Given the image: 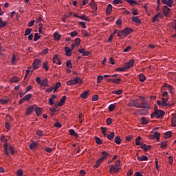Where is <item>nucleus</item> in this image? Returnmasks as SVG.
<instances>
[{
  "label": "nucleus",
  "instance_id": "f257e3e1",
  "mask_svg": "<svg viewBox=\"0 0 176 176\" xmlns=\"http://www.w3.org/2000/svg\"><path fill=\"white\" fill-rule=\"evenodd\" d=\"M132 103L135 108H146L148 107L146 100L142 96H140L139 99L133 100Z\"/></svg>",
  "mask_w": 176,
  "mask_h": 176
},
{
  "label": "nucleus",
  "instance_id": "f03ea898",
  "mask_svg": "<svg viewBox=\"0 0 176 176\" xmlns=\"http://www.w3.org/2000/svg\"><path fill=\"white\" fill-rule=\"evenodd\" d=\"M154 109L155 111L151 114V119H153L155 116H157L156 119H159L160 118H163V116H164V111L157 109V106H155Z\"/></svg>",
  "mask_w": 176,
  "mask_h": 176
},
{
  "label": "nucleus",
  "instance_id": "7ed1b4c3",
  "mask_svg": "<svg viewBox=\"0 0 176 176\" xmlns=\"http://www.w3.org/2000/svg\"><path fill=\"white\" fill-rule=\"evenodd\" d=\"M102 155H103V157H100L97 160V162L100 164L102 163V162H104V160H105L107 157H108V156H109V153H108L107 151H102Z\"/></svg>",
  "mask_w": 176,
  "mask_h": 176
},
{
  "label": "nucleus",
  "instance_id": "20e7f679",
  "mask_svg": "<svg viewBox=\"0 0 176 176\" xmlns=\"http://www.w3.org/2000/svg\"><path fill=\"white\" fill-rule=\"evenodd\" d=\"M162 10L164 16H166V17L170 16V10H171V9L168 8L167 6H164Z\"/></svg>",
  "mask_w": 176,
  "mask_h": 176
},
{
  "label": "nucleus",
  "instance_id": "39448f33",
  "mask_svg": "<svg viewBox=\"0 0 176 176\" xmlns=\"http://www.w3.org/2000/svg\"><path fill=\"white\" fill-rule=\"evenodd\" d=\"M109 167H110V169H109L110 174H113V173L116 174V173H118V171L120 170L119 167L115 166L114 165H111Z\"/></svg>",
  "mask_w": 176,
  "mask_h": 176
},
{
  "label": "nucleus",
  "instance_id": "423d86ee",
  "mask_svg": "<svg viewBox=\"0 0 176 176\" xmlns=\"http://www.w3.org/2000/svg\"><path fill=\"white\" fill-rule=\"evenodd\" d=\"M133 65H134V59H131L129 62L126 63L124 64V67L126 69H130Z\"/></svg>",
  "mask_w": 176,
  "mask_h": 176
},
{
  "label": "nucleus",
  "instance_id": "0eeeda50",
  "mask_svg": "<svg viewBox=\"0 0 176 176\" xmlns=\"http://www.w3.org/2000/svg\"><path fill=\"white\" fill-rule=\"evenodd\" d=\"M140 148L144 151V152H148V151L151 150L152 148V146L151 145H146L144 143L141 144Z\"/></svg>",
  "mask_w": 176,
  "mask_h": 176
},
{
  "label": "nucleus",
  "instance_id": "6e6552de",
  "mask_svg": "<svg viewBox=\"0 0 176 176\" xmlns=\"http://www.w3.org/2000/svg\"><path fill=\"white\" fill-rule=\"evenodd\" d=\"M163 17H164V15H163V14H162V13H158V14H155L153 17V23H155V21H157V20H159V19H163Z\"/></svg>",
  "mask_w": 176,
  "mask_h": 176
},
{
  "label": "nucleus",
  "instance_id": "1a4fd4ad",
  "mask_svg": "<svg viewBox=\"0 0 176 176\" xmlns=\"http://www.w3.org/2000/svg\"><path fill=\"white\" fill-rule=\"evenodd\" d=\"M41 64V60L39 59H35L33 62V67L34 69H38L39 68V65Z\"/></svg>",
  "mask_w": 176,
  "mask_h": 176
},
{
  "label": "nucleus",
  "instance_id": "9d476101",
  "mask_svg": "<svg viewBox=\"0 0 176 176\" xmlns=\"http://www.w3.org/2000/svg\"><path fill=\"white\" fill-rule=\"evenodd\" d=\"M109 82H113V83H115L116 85H119L120 82H122V78H109L108 79Z\"/></svg>",
  "mask_w": 176,
  "mask_h": 176
},
{
  "label": "nucleus",
  "instance_id": "9b49d317",
  "mask_svg": "<svg viewBox=\"0 0 176 176\" xmlns=\"http://www.w3.org/2000/svg\"><path fill=\"white\" fill-rule=\"evenodd\" d=\"M131 32H133V29L131 28H126L124 30V36H127V35H130Z\"/></svg>",
  "mask_w": 176,
  "mask_h": 176
},
{
  "label": "nucleus",
  "instance_id": "f8f14e48",
  "mask_svg": "<svg viewBox=\"0 0 176 176\" xmlns=\"http://www.w3.org/2000/svg\"><path fill=\"white\" fill-rule=\"evenodd\" d=\"M65 52H66V56L67 57H71V56H72V50H71L69 47H65Z\"/></svg>",
  "mask_w": 176,
  "mask_h": 176
},
{
  "label": "nucleus",
  "instance_id": "ddd939ff",
  "mask_svg": "<svg viewBox=\"0 0 176 176\" xmlns=\"http://www.w3.org/2000/svg\"><path fill=\"white\" fill-rule=\"evenodd\" d=\"M79 53H81L82 56H89L90 52L85 50V48L79 49L78 50Z\"/></svg>",
  "mask_w": 176,
  "mask_h": 176
},
{
  "label": "nucleus",
  "instance_id": "4468645a",
  "mask_svg": "<svg viewBox=\"0 0 176 176\" xmlns=\"http://www.w3.org/2000/svg\"><path fill=\"white\" fill-rule=\"evenodd\" d=\"M49 83L47 82V79H43L40 84V87H47Z\"/></svg>",
  "mask_w": 176,
  "mask_h": 176
},
{
  "label": "nucleus",
  "instance_id": "2eb2a0df",
  "mask_svg": "<svg viewBox=\"0 0 176 176\" xmlns=\"http://www.w3.org/2000/svg\"><path fill=\"white\" fill-rule=\"evenodd\" d=\"M34 106L28 107L25 111L26 115H31V113H32V112L34 111Z\"/></svg>",
  "mask_w": 176,
  "mask_h": 176
},
{
  "label": "nucleus",
  "instance_id": "dca6fc26",
  "mask_svg": "<svg viewBox=\"0 0 176 176\" xmlns=\"http://www.w3.org/2000/svg\"><path fill=\"white\" fill-rule=\"evenodd\" d=\"M67 100V96H63L62 98L60 100L59 102L58 103V105L59 107H63L64 105V103L65 102V100Z\"/></svg>",
  "mask_w": 176,
  "mask_h": 176
},
{
  "label": "nucleus",
  "instance_id": "f3484780",
  "mask_svg": "<svg viewBox=\"0 0 176 176\" xmlns=\"http://www.w3.org/2000/svg\"><path fill=\"white\" fill-rule=\"evenodd\" d=\"M69 133L72 137H76V138H78V137H79V135H78L76 131H75L74 129H69Z\"/></svg>",
  "mask_w": 176,
  "mask_h": 176
},
{
  "label": "nucleus",
  "instance_id": "a211bd4d",
  "mask_svg": "<svg viewBox=\"0 0 176 176\" xmlns=\"http://www.w3.org/2000/svg\"><path fill=\"white\" fill-rule=\"evenodd\" d=\"M54 41H60V39H61V36L60 35L58 32H55L54 33Z\"/></svg>",
  "mask_w": 176,
  "mask_h": 176
},
{
  "label": "nucleus",
  "instance_id": "6ab92c4d",
  "mask_svg": "<svg viewBox=\"0 0 176 176\" xmlns=\"http://www.w3.org/2000/svg\"><path fill=\"white\" fill-rule=\"evenodd\" d=\"M106 13H107V16H109V14H111V13H112V5L109 4L107 6V8L106 10Z\"/></svg>",
  "mask_w": 176,
  "mask_h": 176
},
{
  "label": "nucleus",
  "instance_id": "aec40b11",
  "mask_svg": "<svg viewBox=\"0 0 176 176\" xmlns=\"http://www.w3.org/2000/svg\"><path fill=\"white\" fill-rule=\"evenodd\" d=\"M81 98L86 100L89 97V91H86L80 94Z\"/></svg>",
  "mask_w": 176,
  "mask_h": 176
},
{
  "label": "nucleus",
  "instance_id": "412c9836",
  "mask_svg": "<svg viewBox=\"0 0 176 176\" xmlns=\"http://www.w3.org/2000/svg\"><path fill=\"white\" fill-rule=\"evenodd\" d=\"M107 138L110 141H112L113 138H115V132H111L110 134H107Z\"/></svg>",
  "mask_w": 176,
  "mask_h": 176
},
{
  "label": "nucleus",
  "instance_id": "4be33fe9",
  "mask_svg": "<svg viewBox=\"0 0 176 176\" xmlns=\"http://www.w3.org/2000/svg\"><path fill=\"white\" fill-rule=\"evenodd\" d=\"M138 160L140 162H144L148 160V156L142 155V157L138 156Z\"/></svg>",
  "mask_w": 176,
  "mask_h": 176
},
{
  "label": "nucleus",
  "instance_id": "5701e85b",
  "mask_svg": "<svg viewBox=\"0 0 176 176\" xmlns=\"http://www.w3.org/2000/svg\"><path fill=\"white\" fill-rule=\"evenodd\" d=\"M132 21H133V23H136V24H141V20L138 19V16H133Z\"/></svg>",
  "mask_w": 176,
  "mask_h": 176
},
{
  "label": "nucleus",
  "instance_id": "b1692460",
  "mask_svg": "<svg viewBox=\"0 0 176 176\" xmlns=\"http://www.w3.org/2000/svg\"><path fill=\"white\" fill-rule=\"evenodd\" d=\"M167 142V141L162 142L161 144H160V148H162V149H166V148H167L168 146Z\"/></svg>",
  "mask_w": 176,
  "mask_h": 176
},
{
  "label": "nucleus",
  "instance_id": "393cba45",
  "mask_svg": "<svg viewBox=\"0 0 176 176\" xmlns=\"http://www.w3.org/2000/svg\"><path fill=\"white\" fill-rule=\"evenodd\" d=\"M171 123L173 127H176V115H173Z\"/></svg>",
  "mask_w": 176,
  "mask_h": 176
},
{
  "label": "nucleus",
  "instance_id": "a878e982",
  "mask_svg": "<svg viewBox=\"0 0 176 176\" xmlns=\"http://www.w3.org/2000/svg\"><path fill=\"white\" fill-rule=\"evenodd\" d=\"M162 107H168V105H170V103H168L167 102V100H166V98H162Z\"/></svg>",
  "mask_w": 176,
  "mask_h": 176
},
{
  "label": "nucleus",
  "instance_id": "bb28decb",
  "mask_svg": "<svg viewBox=\"0 0 176 176\" xmlns=\"http://www.w3.org/2000/svg\"><path fill=\"white\" fill-rule=\"evenodd\" d=\"M139 79L140 82H145V79H146V77H145V75L144 74H139Z\"/></svg>",
  "mask_w": 176,
  "mask_h": 176
},
{
  "label": "nucleus",
  "instance_id": "cd10ccee",
  "mask_svg": "<svg viewBox=\"0 0 176 176\" xmlns=\"http://www.w3.org/2000/svg\"><path fill=\"white\" fill-rule=\"evenodd\" d=\"M91 8H92L93 10H97V6L94 2H93V0L89 3Z\"/></svg>",
  "mask_w": 176,
  "mask_h": 176
},
{
  "label": "nucleus",
  "instance_id": "c85d7f7f",
  "mask_svg": "<svg viewBox=\"0 0 176 176\" xmlns=\"http://www.w3.org/2000/svg\"><path fill=\"white\" fill-rule=\"evenodd\" d=\"M124 1L126 2H128V3L131 4V6H133V5H138V3L133 0H124Z\"/></svg>",
  "mask_w": 176,
  "mask_h": 176
},
{
  "label": "nucleus",
  "instance_id": "c756f323",
  "mask_svg": "<svg viewBox=\"0 0 176 176\" xmlns=\"http://www.w3.org/2000/svg\"><path fill=\"white\" fill-rule=\"evenodd\" d=\"M6 21H2V19L0 18V28H3V27H6Z\"/></svg>",
  "mask_w": 176,
  "mask_h": 176
},
{
  "label": "nucleus",
  "instance_id": "7c9ffc66",
  "mask_svg": "<svg viewBox=\"0 0 176 176\" xmlns=\"http://www.w3.org/2000/svg\"><path fill=\"white\" fill-rule=\"evenodd\" d=\"M67 86H74L76 85L74 80H70L66 82Z\"/></svg>",
  "mask_w": 176,
  "mask_h": 176
},
{
  "label": "nucleus",
  "instance_id": "2f4dec72",
  "mask_svg": "<svg viewBox=\"0 0 176 176\" xmlns=\"http://www.w3.org/2000/svg\"><path fill=\"white\" fill-rule=\"evenodd\" d=\"M34 112L36 113L37 116H39V115H41V112H42V111L41 110L40 107H36V108H34Z\"/></svg>",
  "mask_w": 176,
  "mask_h": 176
},
{
  "label": "nucleus",
  "instance_id": "473e14b6",
  "mask_svg": "<svg viewBox=\"0 0 176 176\" xmlns=\"http://www.w3.org/2000/svg\"><path fill=\"white\" fill-rule=\"evenodd\" d=\"M115 142L116 144H117L118 145H119L121 142H122V139H120V136H116L115 138Z\"/></svg>",
  "mask_w": 176,
  "mask_h": 176
},
{
  "label": "nucleus",
  "instance_id": "72a5a7b5",
  "mask_svg": "<svg viewBox=\"0 0 176 176\" xmlns=\"http://www.w3.org/2000/svg\"><path fill=\"white\" fill-rule=\"evenodd\" d=\"M116 71H118V72H124V71H127L126 67L124 66L122 67H118L116 69Z\"/></svg>",
  "mask_w": 176,
  "mask_h": 176
},
{
  "label": "nucleus",
  "instance_id": "f704fd0d",
  "mask_svg": "<svg viewBox=\"0 0 176 176\" xmlns=\"http://www.w3.org/2000/svg\"><path fill=\"white\" fill-rule=\"evenodd\" d=\"M164 138L167 139V138H170V137H171V135H173V133H171V131H167L166 133H164Z\"/></svg>",
  "mask_w": 176,
  "mask_h": 176
},
{
  "label": "nucleus",
  "instance_id": "c9c22d12",
  "mask_svg": "<svg viewBox=\"0 0 176 176\" xmlns=\"http://www.w3.org/2000/svg\"><path fill=\"white\" fill-rule=\"evenodd\" d=\"M141 120H142V124H148V123H149V122L148 121V119H146V118L145 117H142Z\"/></svg>",
  "mask_w": 176,
  "mask_h": 176
},
{
  "label": "nucleus",
  "instance_id": "e433bc0d",
  "mask_svg": "<svg viewBox=\"0 0 176 176\" xmlns=\"http://www.w3.org/2000/svg\"><path fill=\"white\" fill-rule=\"evenodd\" d=\"M37 146H38V144L34 142L30 144V149H35V148H36Z\"/></svg>",
  "mask_w": 176,
  "mask_h": 176
},
{
  "label": "nucleus",
  "instance_id": "4c0bfd02",
  "mask_svg": "<svg viewBox=\"0 0 176 176\" xmlns=\"http://www.w3.org/2000/svg\"><path fill=\"white\" fill-rule=\"evenodd\" d=\"M74 83H76V85H78V83L82 84V79H80L79 77H76L74 79Z\"/></svg>",
  "mask_w": 176,
  "mask_h": 176
},
{
  "label": "nucleus",
  "instance_id": "58836bf2",
  "mask_svg": "<svg viewBox=\"0 0 176 176\" xmlns=\"http://www.w3.org/2000/svg\"><path fill=\"white\" fill-rule=\"evenodd\" d=\"M115 110V104H111L109 106V112H112Z\"/></svg>",
  "mask_w": 176,
  "mask_h": 176
},
{
  "label": "nucleus",
  "instance_id": "ea45409f",
  "mask_svg": "<svg viewBox=\"0 0 176 176\" xmlns=\"http://www.w3.org/2000/svg\"><path fill=\"white\" fill-rule=\"evenodd\" d=\"M95 141L98 145H101V144H102V140H101L98 137L95 138Z\"/></svg>",
  "mask_w": 176,
  "mask_h": 176
},
{
  "label": "nucleus",
  "instance_id": "a19ab883",
  "mask_svg": "<svg viewBox=\"0 0 176 176\" xmlns=\"http://www.w3.org/2000/svg\"><path fill=\"white\" fill-rule=\"evenodd\" d=\"M31 97H32V95L31 94H29L23 97V100H25V101H28L31 98Z\"/></svg>",
  "mask_w": 176,
  "mask_h": 176
},
{
  "label": "nucleus",
  "instance_id": "79ce46f5",
  "mask_svg": "<svg viewBox=\"0 0 176 176\" xmlns=\"http://www.w3.org/2000/svg\"><path fill=\"white\" fill-rule=\"evenodd\" d=\"M32 32V29L28 28L25 31V36H28V35H30L31 32Z\"/></svg>",
  "mask_w": 176,
  "mask_h": 176
},
{
  "label": "nucleus",
  "instance_id": "37998d69",
  "mask_svg": "<svg viewBox=\"0 0 176 176\" xmlns=\"http://www.w3.org/2000/svg\"><path fill=\"white\" fill-rule=\"evenodd\" d=\"M122 93V91L121 89L112 91V94H116L117 96H120Z\"/></svg>",
  "mask_w": 176,
  "mask_h": 176
},
{
  "label": "nucleus",
  "instance_id": "c03bdc74",
  "mask_svg": "<svg viewBox=\"0 0 176 176\" xmlns=\"http://www.w3.org/2000/svg\"><path fill=\"white\" fill-rule=\"evenodd\" d=\"M47 62H44L43 64V68L45 69V71H49V66L47 65Z\"/></svg>",
  "mask_w": 176,
  "mask_h": 176
},
{
  "label": "nucleus",
  "instance_id": "a18cd8bd",
  "mask_svg": "<svg viewBox=\"0 0 176 176\" xmlns=\"http://www.w3.org/2000/svg\"><path fill=\"white\" fill-rule=\"evenodd\" d=\"M89 3V0H83L82 3H80L79 6H80V8H82V6H85V5H87Z\"/></svg>",
  "mask_w": 176,
  "mask_h": 176
},
{
  "label": "nucleus",
  "instance_id": "49530a36",
  "mask_svg": "<svg viewBox=\"0 0 176 176\" xmlns=\"http://www.w3.org/2000/svg\"><path fill=\"white\" fill-rule=\"evenodd\" d=\"M8 151L10 153H12V155H14V148H13V146H9Z\"/></svg>",
  "mask_w": 176,
  "mask_h": 176
},
{
  "label": "nucleus",
  "instance_id": "de8ad7c7",
  "mask_svg": "<svg viewBox=\"0 0 176 176\" xmlns=\"http://www.w3.org/2000/svg\"><path fill=\"white\" fill-rule=\"evenodd\" d=\"M167 1V6L169 8H172L173 3H174V1L173 0H166Z\"/></svg>",
  "mask_w": 176,
  "mask_h": 176
},
{
  "label": "nucleus",
  "instance_id": "09e8293b",
  "mask_svg": "<svg viewBox=\"0 0 176 176\" xmlns=\"http://www.w3.org/2000/svg\"><path fill=\"white\" fill-rule=\"evenodd\" d=\"M106 123L107 124V126H111V124H112V118H109L106 120Z\"/></svg>",
  "mask_w": 176,
  "mask_h": 176
},
{
  "label": "nucleus",
  "instance_id": "8fccbe9b",
  "mask_svg": "<svg viewBox=\"0 0 176 176\" xmlns=\"http://www.w3.org/2000/svg\"><path fill=\"white\" fill-rule=\"evenodd\" d=\"M66 67L67 68H72V63H71V60H69L66 62Z\"/></svg>",
  "mask_w": 176,
  "mask_h": 176
},
{
  "label": "nucleus",
  "instance_id": "3c124183",
  "mask_svg": "<svg viewBox=\"0 0 176 176\" xmlns=\"http://www.w3.org/2000/svg\"><path fill=\"white\" fill-rule=\"evenodd\" d=\"M36 135H38L39 137H42L43 135V131L42 130H38L36 132Z\"/></svg>",
  "mask_w": 176,
  "mask_h": 176
},
{
  "label": "nucleus",
  "instance_id": "603ef678",
  "mask_svg": "<svg viewBox=\"0 0 176 176\" xmlns=\"http://www.w3.org/2000/svg\"><path fill=\"white\" fill-rule=\"evenodd\" d=\"M8 99H0V104L5 105V104H8Z\"/></svg>",
  "mask_w": 176,
  "mask_h": 176
},
{
  "label": "nucleus",
  "instance_id": "864d4df0",
  "mask_svg": "<svg viewBox=\"0 0 176 176\" xmlns=\"http://www.w3.org/2000/svg\"><path fill=\"white\" fill-rule=\"evenodd\" d=\"M69 34L70 35V36L74 38V37L76 36V35H78V32L73 31V32H70Z\"/></svg>",
  "mask_w": 176,
  "mask_h": 176
},
{
  "label": "nucleus",
  "instance_id": "5fc2aeb1",
  "mask_svg": "<svg viewBox=\"0 0 176 176\" xmlns=\"http://www.w3.org/2000/svg\"><path fill=\"white\" fill-rule=\"evenodd\" d=\"M40 38H41V36H39V35H38V33H36V34H34V42H36V41H38Z\"/></svg>",
  "mask_w": 176,
  "mask_h": 176
},
{
  "label": "nucleus",
  "instance_id": "6e6d98bb",
  "mask_svg": "<svg viewBox=\"0 0 176 176\" xmlns=\"http://www.w3.org/2000/svg\"><path fill=\"white\" fill-rule=\"evenodd\" d=\"M16 61H17V58H16V55L13 54L11 63H12V64H16Z\"/></svg>",
  "mask_w": 176,
  "mask_h": 176
},
{
  "label": "nucleus",
  "instance_id": "4d7b16f0",
  "mask_svg": "<svg viewBox=\"0 0 176 176\" xmlns=\"http://www.w3.org/2000/svg\"><path fill=\"white\" fill-rule=\"evenodd\" d=\"M117 35H118V38H122V36H123V35H124V30H120V32H118Z\"/></svg>",
  "mask_w": 176,
  "mask_h": 176
},
{
  "label": "nucleus",
  "instance_id": "13d9d810",
  "mask_svg": "<svg viewBox=\"0 0 176 176\" xmlns=\"http://www.w3.org/2000/svg\"><path fill=\"white\" fill-rule=\"evenodd\" d=\"M141 140V136H138V138L135 140V145H141L140 141Z\"/></svg>",
  "mask_w": 176,
  "mask_h": 176
},
{
  "label": "nucleus",
  "instance_id": "bf43d9fd",
  "mask_svg": "<svg viewBox=\"0 0 176 176\" xmlns=\"http://www.w3.org/2000/svg\"><path fill=\"white\" fill-rule=\"evenodd\" d=\"M10 82H12V83H15V82H19V78L17 77H12L10 79Z\"/></svg>",
  "mask_w": 176,
  "mask_h": 176
},
{
  "label": "nucleus",
  "instance_id": "052dcab7",
  "mask_svg": "<svg viewBox=\"0 0 176 176\" xmlns=\"http://www.w3.org/2000/svg\"><path fill=\"white\" fill-rule=\"evenodd\" d=\"M104 80V76H98L97 83H101V80Z\"/></svg>",
  "mask_w": 176,
  "mask_h": 176
},
{
  "label": "nucleus",
  "instance_id": "680f3d73",
  "mask_svg": "<svg viewBox=\"0 0 176 176\" xmlns=\"http://www.w3.org/2000/svg\"><path fill=\"white\" fill-rule=\"evenodd\" d=\"M76 46H79L80 45V39L79 38H76L75 39Z\"/></svg>",
  "mask_w": 176,
  "mask_h": 176
},
{
  "label": "nucleus",
  "instance_id": "e2e57ef3",
  "mask_svg": "<svg viewBox=\"0 0 176 176\" xmlns=\"http://www.w3.org/2000/svg\"><path fill=\"white\" fill-rule=\"evenodd\" d=\"M80 19L85 20V21H89V18L86 15L80 16Z\"/></svg>",
  "mask_w": 176,
  "mask_h": 176
},
{
  "label": "nucleus",
  "instance_id": "0e129e2a",
  "mask_svg": "<svg viewBox=\"0 0 176 176\" xmlns=\"http://www.w3.org/2000/svg\"><path fill=\"white\" fill-rule=\"evenodd\" d=\"M62 124L60 122H56L54 124V127H56L57 129H60L62 127Z\"/></svg>",
  "mask_w": 176,
  "mask_h": 176
},
{
  "label": "nucleus",
  "instance_id": "69168bd1",
  "mask_svg": "<svg viewBox=\"0 0 176 176\" xmlns=\"http://www.w3.org/2000/svg\"><path fill=\"white\" fill-rule=\"evenodd\" d=\"M16 175L17 176H23V170L21 169H19L16 171Z\"/></svg>",
  "mask_w": 176,
  "mask_h": 176
},
{
  "label": "nucleus",
  "instance_id": "338daca9",
  "mask_svg": "<svg viewBox=\"0 0 176 176\" xmlns=\"http://www.w3.org/2000/svg\"><path fill=\"white\" fill-rule=\"evenodd\" d=\"M92 101H97L98 100V95L96 94L92 96Z\"/></svg>",
  "mask_w": 176,
  "mask_h": 176
},
{
  "label": "nucleus",
  "instance_id": "774afa93",
  "mask_svg": "<svg viewBox=\"0 0 176 176\" xmlns=\"http://www.w3.org/2000/svg\"><path fill=\"white\" fill-rule=\"evenodd\" d=\"M109 64H112L113 65H115V60H113V58L111 57L109 58Z\"/></svg>",
  "mask_w": 176,
  "mask_h": 176
}]
</instances>
